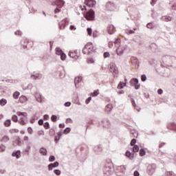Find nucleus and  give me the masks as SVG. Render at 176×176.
Masks as SVG:
<instances>
[{
    "mask_svg": "<svg viewBox=\"0 0 176 176\" xmlns=\"http://www.w3.org/2000/svg\"><path fill=\"white\" fill-rule=\"evenodd\" d=\"M96 50L97 48L93 46V43H88L82 49V53L83 54H91V53L96 52Z\"/></svg>",
    "mask_w": 176,
    "mask_h": 176,
    "instance_id": "nucleus-1",
    "label": "nucleus"
},
{
    "mask_svg": "<svg viewBox=\"0 0 176 176\" xmlns=\"http://www.w3.org/2000/svg\"><path fill=\"white\" fill-rule=\"evenodd\" d=\"M96 12L92 9H89L88 12H87L84 14L85 19L88 21H94V19H96Z\"/></svg>",
    "mask_w": 176,
    "mask_h": 176,
    "instance_id": "nucleus-2",
    "label": "nucleus"
},
{
    "mask_svg": "<svg viewBox=\"0 0 176 176\" xmlns=\"http://www.w3.org/2000/svg\"><path fill=\"white\" fill-rule=\"evenodd\" d=\"M131 86L135 87V90H138L141 87L140 80L137 78H132L129 82Z\"/></svg>",
    "mask_w": 176,
    "mask_h": 176,
    "instance_id": "nucleus-3",
    "label": "nucleus"
},
{
    "mask_svg": "<svg viewBox=\"0 0 176 176\" xmlns=\"http://www.w3.org/2000/svg\"><path fill=\"white\" fill-rule=\"evenodd\" d=\"M21 45L23 46V49H31L32 47V43L28 40H23L21 41Z\"/></svg>",
    "mask_w": 176,
    "mask_h": 176,
    "instance_id": "nucleus-4",
    "label": "nucleus"
},
{
    "mask_svg": "<svg viewBox=\"0 0 176 176\" xmlns=\"http://www.w3.org/2000/svg\"><path fill=\"white\" fill-rule=\"evenodd\" d=\"M173 60H175V56H165L162 58L164 64H170V63H173Z\"/></svg>",
    "mask_w": 176,
    "mask_h": 176,
    "instance_id": "nucleus-5",
    "label": "nucleus"
},
{
    "mask_svg": "<svg viewBox=\"0 0 176 176\" xmlns=\"http://www.w3.org/2000/svg\"><path fill=\"white\" fill-rule=\"evenodd\" d=\"M156 170V164H152L147 166V173L148 175H152Z\"/></svg>",
    "mask_w": 176,
    "mask_h": 176,
    "instance_id": "nucleus-6",
    "label": "nucleus"
},
{
    "mask_svg": "<svg viewBox=\"0 0 176 176\" xmlns=\"http://www.w3.org/2000/svg\"><path fill=\"white\" fill-rule=\"evenodd\" d=\"M106 8L108 10H110L111 12H113V10H116V6H115L114 3H112L111 1H109L107 3Z\"/></svg>",
    "mask_w": 176,
    "mask_h": 176,
    "instance_id": "nucleus-7",
    "label": "nucleus"
},
{
    "mask_svg": "<svg viewBox=\"0 0 176 176\" xmlns=\"http://www.w3.org/2000/svg\"><path fill=\"white\" fill-rule=\"evenodd\" d=\"M43 75L41 73H36L35 74L30 75V79L33 80H41L42 79Z\"/></svg>",
    "mask_w": 176,
    "mask_h": 176,
    "instance_id": "nucleus-8",
    "label": "nucleus"
},
{
    "mask_svg": "<svg viewBox=\"0 0 176 176\" xmlns=\"http://www.w3.org/2000/svg\"><path fill=\"white\" fill-rule=\"evenodd\" d=\"M96 3V0H85V4L88 6V8H94Z\"/></svg>",
    "mask_w": 176,
    "mask_h": 176,
    "instance_id": "nucleus-9",
    "label": "nucleus"
},
{
    "mask_svg": "<svg viewBox=\"0 0 176 176\" xmlns=\"http://www.w3.org/2000/svg\"><path fill=\"white\" fill-rule=\"evenodd\" d=\"M69 24V22L67 21V19H63L60 22L58 23V26L60 30H64L65 28L66 25H68Z\"/></svg>",
    "mask_w": 176,
    "mask_h": 176,
    "instance_id": "nucleus-10",
    "label": "nucleus"
},
{
    "mask_svg": "<svg viewBox=\"0 0 176 176\" xmlns=\"http://www.w3.org/2000/svg\"><path fill=\"white\" fill-rule=\"evenodd\" d=\"M110 72H112L115 75V74H118L119 71L118 70V67L116 66V64L115 63H111L110 64Z\"/></svg>",
    "mask_w": 176,
    "mask_h": 176,
    "instance_id": "nucleus-11",
    "label": "nucleus"
},
{
    "mask_svg": "<svg viewBox=\"0 0 176 176\" xmlns=\"http://www.w3.org/2000/svg\"><path fill=\"white\" fill-rule=\"evenodd\" d=\"M69 56L72 58H75L76 60H78L79 58V56H78V50H76L74 51H70L69 52Z\"/></svg>",
    "mask_w": 176,
    "mask_h": 176,
    "instance_id": "nucleus-12",
    "label": "nucleus"
},
{
    "mask_svg": "<svg viewBox=\"0 0 176 176\" xmlns=\"http://www.w3.org/2000/svg\"><path fill=\"white\" fill-rule=\"evenodd\" d=\"M58 166H60V163L57 161L54 163H51V164H48V170L52 171V170H53V168H56L58 167Z\"/></svg>",
    "mask_w": 176,
    "mask_h": 176,
    "instance_id": "nucleus-13",
    "label": "nucleus"
},
{
    "mask_svg": "<svg viewBox=\"0 0 176 176\" xmlns=\"http://www.w3.org/2000/svg\"><path fill=\"white\" fill-rule=\"evenodd\" d=\"M111 168L109 166H104L103 168V173L105 176H109L111 175L112 171L111 170Z\"/></svg>",
    "mask_w": 176,
    "mask_h": 176,
    "instance_id": "nucleus-14",
    "label": "nucleus"
},
{
    "mask_svg": "<svg viewBox=\"0 0 176 176\" xmlns=\"http://www.w3.org/2000/svg\"><path fill=\"white\" fill-rule=\"evenodd\" d=\"M101 124L105 129H108V127H109V126H111V123L109 122V120H108V119H107V118H104L102 120Z\"/></svg>",
    "mask_w": 176,
    "mask_h": 176,
    "instance_id": "nucleus-15",
    "label": "nucleus"
},
{
    "mask_svg": "<svg viewBox=\"0 0 176 176\" xmlns=\"http://www.w3.org/2000/svg\"><path fill=\"white\" fill-rule=\"evenodd\" d=\"M131 63L134 65L135 68L137 69L140 67V63L138 62V58L133 57L131 58Z\"/></svg>",
    "mask_w": 176,
    "mask_h": 176,
    "instance_id": "nucleus-16",
    "label": "nucleus"
},
{
    "mask_svg": "<svg viewBox=\"0 0 176 176\" xmlns=\"http://www.w3.org/2000/svg\"><path fill=\"white\" fill-rule=\"evenodd\" d=\"M13 146H21V138L17 137L15 140L12 142Z\"/></svg>",
    "mask_w": 176,
    "mask_h": 176,
    "instance_id": "nucleus-17",
    "label": "nucleus"
},
{
    "mask_svg": "<svg viewBox=\"0 0 176 176\" xmlns=\"http://www.w3.org/2000/svg\"><path fill=\"white\" fill-rule=\"evenodd\" d=\"M12 156L16 157V159H20L21 157V151L20 150L12 152Z\"/></svg>",
    "mask_w": 176,
    "mask_h": 176,
    "instance_id": "nucleus-18",
    "label": "nucleus"
},
{
    "mask_svg": "<svg viewBox=\"0 0 176 176\" xmlns=\"http://www.w3.org/2000/svg\"><path fill=\"white\" fill-rule=\"evenodd\" d=\"M82 82V76L76 77L74 79V84L76 89L79 87V85H78V83H80Z\"/></svg>",
    "mask_w": 176,
    "mask_h": 176,
    "instance_id": "nucleus-19",
    "label": "nucleus"
},
{
    "mask_svg": "<svg viewBox=\"0 0 176 176\" xmlns=\"http://www.w3.org/2000/svg\"><path fill=\"white\" fill-rule=\"evenodd\" d=\"M112 108H113V107L112 106V104H109L106 106L105 108V113H107L108 115H109V113H111V111H112Z\"/></svg>",
    "mask_w": 176,
    "mask_h": 176,
    "instance_id": "nucleus-20",
    "label": "nucleus"
},
{
    "mask_svg": "<svg viewBox=\"0 0 176 176\" xmlns=\"http://www.w3.org/2000/svg\"><path fill=\"white\" fill-rule=\"evenodd\" d=\"M114 31H115V26H113V25H110L107 28V32H108V34H109V35H112Z\"/></svg>",
    "mask_w": 176,
    "mask_h": 176,
    "instance_id": "nucleus-21",
    "label": "nucleus"
},
{
    "mask_svg": "<svg viewBox=\"0 0 176 176\" xmlns=\"http://www.w3.org/2000/svg\"><path fill=\"white\" fill-rule=\"evenodd\" d=\"M61 137H63V133H61V132H58L57 133V136H55L54 138V142H56V144H58V141L61 140Z\"/></svg>",
    "mask_w": 176,
    "mask_h": 176,
    "instance_id": "nucleus-22",
    "label": "nucleus"
},
{
    "mask_svg": "<svg viewBox=\"0 0 176 176\" xmlns=\"http://www.w3.org/2000/svg\"><path fill=\"white\" fill-rule=\"evenodd\" d=\"M64 3H65V2L63 0H56L55 1V5H56V6H59L60 8L62 6H64Z\"/></svg>",
    "mask_w": 176,
    "mask_h": 176,
    "instance_id": "nucleus-23",
    "label": "nucleus"
},
{
    "mask_svg": "<svg viewBox=\"0 0 176 176\" xmlns=\"http://www.w3.org/2000/svg\"><path fill=\"white\" fill-rule=\"evenodd\" d=\"M39 153H41V155H43V156H46V155H47V150H46L45 147H41L39 149Z\"/></svg>",
    "mask_w": 176,
    "mask_h": 176,
    "instance_id": "nucleus-24",
    "label": "nucleus"
},
{
    "mask_svg": "<svg viewBox=\"0 0 176 176\" xmlns=\"http://www.w3.org/2000/svg\"><path fill=\"white\" fill-rule=\"evenodd\" d=\"M126 157H129L131 160H133L134 159V153L127 151L125 153Z\"/></svg>",
    "mask_w": 176,
    "mask_h": 176,
    "instance_id": "nucleus-25",
    "label": "nucleus"
},
{
    "mask_svg": "<svg viewBox=\"0 0 176 176\" xmlns=\"http://www.w3.org/2000/svg\"><path fill=\"white\" fill-rule=\"evenodd\" d=\"M94 151H95V152L98 154L102 151V147H101V145L96 146L94 148Z\"/></svg>",
    "mask_w": 176,
    "mask_h": 176,
    "instance_id": "nucleus-26",
    "label": "nucleus"
},
{
    "mask_svg": "<svg viewBox=\"0 0 176 176\" xmlns=\"http://www.w3.org/2000/svg\"><path fill=\"white\" fill-rule=\"evenodd\" d=\"M9 91V88L7 87H2L1 90L0 91V95L1 94H6V93H8Z\"/></svg>",
    "mask_w": 176,
    "mask_h": 176,
    "instance_id": "nucleus-27",
    "label": "nucleus"
},
{
    "mask_svg": "<svg viewBox=\"0 0 176 176\" xmlns=\"http://www.w3.org/2000/svg\"><path fill=\"white\" fill-rule=\"evenodd\" d=\"M173 19L171 18V16H164L161 18V20H162V21H171Z\"/></svg>",
    "mask_w": 176,
    "mask_h": 176,
    "instance_id": "nucleus-28",
    "label": "nucleus"
},
{
    "mask_svg": "<svg viewBox=\"0 0 176 176\" xmlns=\"http://www.w3.org/2000/svg\"><path fill=\"white\" fill-rule=\"evenodd\" d=\"M35 97L38 102H42L43 98H42V95H41V94H36Z\"/></svg>",
    "mask_w": 176,
    "mask_h": 176,
    "instance_id": "nucleus-29",
    "label": "nucleus"
},
{
    "mask_svg": "<svg viewBox=\"0 0 176 176\" xmlns=\"http://www.w3.org/2000/svg\"><path fill=\"white\" fill-rule=\"evenodd\" d=\"M124 87H126V82H120L117 89H119L120 90H122V89H123Z\"/></svg>",
    "mask_w": 176,
    "mask_h": 176,
    "instance_id": "nucleus-30",
    "label": "nucleus"
},
{
    "mask_svg": "<svg viewBox=\"0 0 176 176\" xmlns=\"http://www.w3.org/2000/svg\"><path fill=\"white\" fill-rule=\"evenodd\" d=\"M6 104H8V100H6V99L1 98L0 100V105H1V107H5V105H6Z\"/></svg>",
    "mask_w": 176,
    "mask_h": 176,
    "instance_id": "nucleus-31",
    "label": "nucleus"
},
{
    "mask_svg": "<svg viewBox=\"0 0 176 176\" xmlns=\"http://www.w3.org/2000/svg\"><path fill=\"white\" fill-rule=\"evenodd\" d=\"M16 115L18 116H24L25 118H26V116H28V113H27V112H21V111L16 112Z\"/></svg>",
    "mask_w": 176,
    "mask_h": 176,
    "instance_id": "nucleus-32",
    "label": "nucleus"
},
{
    "mask_svg": "<svg viewBox=\"0 0 176 176\" xmlns=\"http://www.w3.org/2000/svg\"><path fill=\"white\" fill-rule=\"evenodd\" d=\"M10 124H12V120H6L4 122V126L6 127H10Z\"/></svg>",
    "mask_w": 176,
    "mask_h": 176,
    "instance_id": "nucleus-33",
    "label": "nucleus"
},
{
    "mask_svg": "<svg viewBox=\"0 0 176 176\" xmlns=\"http://www.w3.org/2000/svg\"><path fill=\"white\" fill-rule=\"evenodd\" d=\"M63 53H64V52H63V50H60V47L56 48V54H57L58 56H60L63 54Z\"/></svg>",
    "mask_w": 176,
    "mask_h": 176,
    "instance_id": "nucleus-34",
    "label": "nucleus"
},
{
    "mask_svg": "<svg viewBox=\"0 0 176 176\" xmlns=\"http://www.w3.org/2000/svg\"><path fill=\"white\" fill-rule=\"evenodd\" d=\"M10 140V138H9V136L6 135L4 137H3V138L1 139V142H8V141Z\"/></svg>",
    "mask_w": 176,
    "mask_h": 176,
    "instance_id": "nucleus-35",
    "label": "nucleus"
},
{
    "mask_svg": "<svg viewBox=\"0 0 176 176\" xmlns=\"http://www.w3.org/2000/svg\"><path fill=\"white\" fill-rule=\"evenodd\" d=\"M164 176H176V175L173 171H167L164 173Z\"/></svg>",
    "mask_w": 176,
    "mask_h": 176,
    "instance_id": "nucleus-36",
    "label": "nucleus"
},
{
    "mask_svg": "<svg viewBox=\"0 0 176 176\" xmlns=\"http://www.w3.org/2000/svg\"><path fill=\"white\" fill-rule=\"evenodd\" d=\"M11 119L14 123H17V122H19V117H17V116L16 115H13Z\"/></svg>",
    "mask_w": 176,
    "mask_h": 176,
    "instance_id": "nucleus-37",
    "label": "nucleus"
},
{
    "mask_svg": "<svg viewBox=\"0 0 176 176\" xmlns=\"http://www.w3.org/2000/svg\"><path fill=\"white\" fill-rule=\"evenodd\" d=\"M19 101L20 102L23 103V102H25V101H27V97H25V96H21L19 98Z\"/></svg>",
    "mask_w": 176,
    "mask_h": 176,
    "instance_id": "nucleus-38",
    "label": "nucleus"
},
{
    "mask_svg": "<svg viewBox=\"0 0 176 176\" xmlns=\"http://www.w3.org/2000/svg\"><path fill=\"white\" fill-rule=\"evenodd\" d=\"M100 94V91L98 89L94 91L93 93H91L92 97H97L98 95Z\"/></svg>",
    "mask_w": 176,
    "mask_h": 176,
    "instance_id": "nucleus-39",
    "label": "nucleus"
},
{
    "mask_svg": "<svg viewBox=\"0 0 176 176\" xmlns=\"http://www.w3.org/2000/svg\"><path fill=\"white\" fill-rule=\"evenodd\" d=\"M63 134H69L71 133V128L67 127L63 130Z\"/></svg>",
    "mask_w": 176,
    "mask_h": 176,
    "instance_id": "nucleus-40",
    "label": "nucleus"
},
{
    "mask_svg": "<svg viewBox=\"0 0 176 176\" xmlns=\"http://www.w3.org/2000/svg\"><path fill=\"white\" fill-rule=\"evenodd\" d=\"M55 134H56V131H54V129H50V137H54Z\"/></svg>",
    "mask_w": 176,
    "mask_h": 176,
    "instance_id": "nucleus-41",
    "label": "nucleus"
},
{
    "mask_svg": "<svg viewBox=\"0 0 176 176\" xmlns=\"http://www.w3.org/2000/svg\"><path fill=\"white\" fill-rule=\"evenodd\" d=\"M146 155V151H144V148H141L140 150V156H145Z\"/></svg>",
    "mask_w": 176,
    "mask_h": 176,
    "instance_id": "nucleus-42",
    "label": "nucleus"
},
{
    "mask_svg": "<svg viewBox=\"0 0 176 176\" xmlns=\"http://www.w3.org/2000/svg\"><path fill=\"white\" fill-rule=\"evenodd\" d=\"M20 96V92L19 91H15L14 94H13V97L15 100H17V98H19Z\"/></svg>",
    "mask_w": 176,
    "mask_h": 176,
    "instance_id": "nucleus-43",
    "label": "nucleus"
},
{
    "mask_svg": "<svg viewBox=\"0 0 176 176\" xmlns=\"http://www.w3.org/2000/svg\"><path fill=\"white\" fill-rule=\"evenodd\" d=\"M43 127H44V129H45V130H47V129H50V124H49L48 122H46L44 123Z\"/></svg>",
    "mask_w": 176,
    "mask_h": 176,
    "instance_id": "nucleus-44",
    "label": "nucleus"
},
{
    "mask_svg": "<svg viewBox=\"0 0 176 176\" xmlns=\"http://www.w3.org/2000/svg\"><path fill=\"white\" fill-rule=\"evenodd\" d=\"M139 151H140V147H138V146H137V145H134L133 147V152L137 153Z\"/></svg>",
    "mask_w": 176,
    "mask_h": 176,
    "instance_id": "nucleus-45",
    "label": "nucleus"
},
{
    "mask_svg": "<svg viewBox=\"0 0 176 176\" xmlns=\"http://www.w3.org/2000/svg\"><path fill=\"white\" fill-rule=\"evenodd\" d=\"M103 56H104V58H109V57H111V54H109V52H105Z\"/></svg>",
    "mask_w": 176,
    "mask_h": 176,
    "instance_id": "nucleus-46",
    "label": "nucleus"
},
{
    "mask_svg": "<svg viewBox=\"0 0 176 176\" xmlns=\"http://www.w3.org/2000/svg\"><path fill=\"white\" fill-rule=\"evenodd\" d=\"M124 53V51H123V50H120V49H118L117 50V54H118V56H122L123 54Z\"/></svg>",
    "mask_w": 176,
    "mask_h": 176,
    "instance_id": "nucleus-47",
    "label": "nucleus"
},
{
    "mask_svg": "<svg viewBox=\"0 0 176 176\" xmlns=\"http://www.w3.org/2000/svg\"><path fill=\"white\" fill-rule=\"evenodd\" d=\"M87 34L89 35V36H91V34H93V30H91V28H88L87 29Z\"/></svg>",
    "mask_w": 176,
    "mask_h": 176,
    "instance_id": "nucleus-48",
    "label": "nucleus"
},
{
    "mask_svg": "<svg viewBox=\"0 0 176 176\" xmlns=\"http://www.w3.org/2000/svg\"><path fill=\"white\" fill-rule=\"evenodd\" d=\"M19 123L20 124H21L22 126L25 125V121H24V118H21L20 121L19 122Z\"/></svg>",
    "mask_w": 176,
    "mask_h": 176,
    "instance_id": "nucleus-49",
    "label": "nucleus"
},
{
    "mask_svg": "<svg viewBox=\"0 0 176 176\" xmlns=\"http://www.w3.org/2000/svg\"><path fill=\"white\" fill-rule=\"evenodd\" d=\"M60 59L64 61V60H65L67 58V55L65 54V53L63 52L62 54L60 55Z\"/></svg>",
    "mask_w": 176,
    "mask_h": 176,
    "instance_id": "nucleus-50",
    "label": "nucleus"
},
{
    "mask_svg": "<svg viewBox=\"0 0 176 176\" xmlns=\"http://www.w3.org/2000/svg\"><path fill=\"white\" fill-rule=\"evenodd\" d=\"M54 173L56 174V175H61V170L58 169L54 170Z\"/></svg>",
    "mask_w": 176,
    "mask_h": 176,
    "instance_id": "nucleus-51",
    "label": "nucleus"
},
{
    "mask_svg": "<svg viewBox=\"0 0 176 176\" xmlns=\"http://www.w3.org/2000/svg\"><path fill=\"white\" fill-rule=\"evenodd\" d=\"M54 160H56V157H54V155H50L49 157V162L52 163L54 162Z\"/></svg>",
    "mask_w": 176,
    "mask_h": 176,
    "instance_id": "nucleus-52",
    "label": "nucleus"
},
{
    "mask_svg": "<svg viewBox=\"0 0 176 176\" xmlns=\"http://www.w3.org/2000/svg\"><path fill=\"white\" fill-rule=\"evenodd\" d=\"M52 122H57V116L52 115L51 117Z\"/></svg>",
    "mask_w": 176,
    "mask_h": 176,
    "instance_id": "nucleus-53",
    "label": "nucleus"
},
{
    "mask_svg": "<svg viewBox=\"0 0 176 176\" xmlns=\"http://www.w3.org/2000/svg\"><path fill=\"white\" fill-rule=\"evenodd\" d=\"M5 149H6V146L3 144L0 145V152H5Z\"/></svg>",
    "mask_w": 176,
    "mask_h": 176,
    "instance_id": "nucleus-54",
    "label": "nucleus"
},
{
    "mask_svg": "<svg viewBox=\"0 0 176 176\" xmlns=\"http://www.w3.org/2000/svg\"><path fill=\"white\" fill-rule=\"evenodd\" d=\"M135 142H137V140L133 139L130 143L131 146H134V145H135Z\"/></svg>",
    "mask_w": 176,
    "mask_h": 176,
    "instance_id": "nucleus-55",
    "label": "nucleus"
},
{
    "mask_svg": "<svg viewBox=\"0 0 176 176\" xmlns=\"http://www.w3.org/2000/svg\"><path fill=\"white\" fill-rule=\"evenodd\" d=\"M142 82H146V75L142 74L141 76Z\"/></svg>",
    "mask_w": 176,
    "mask_h": 176,
    "instance_id": "nucleus-56",
    "label": "nucleus"
},
{
    "mask_svg": "<svg viewBox=\"0 0 176 176\" xmlns=\"http://www.w3.org/2000/svg\"><path fill=\"white\" fill-rule=\"evenodd\" d=\"M15 35H19V36H21L23 35V33L20 30H16L14 32Z\"/></svg>",
    "mask_w": 176,
    "mask_h": 176,
    "instance_id": "nucleus-57",
    "label": "nucleus"
},
{
    "mask_svg": "<svg viewBox=\"0 0 176 176\" xmlns=\"http://www.w3.org/2000/svg\"><path fill=\"white\" fill-rule=\"evenodd\" d=\"M87 63H88V64H94V59L91 58L87 60Z\"/></svg>",
    "mask_w": 176,
    "mask_h": 176,
    "instance_id": "nucleus-58",
    "label": "nucleus"
},
{
    "mask_svg": "<svg viewBox=\"0 0 176 176\" xmlns=\"http://www.w3.org/2000/svg\"><path fill=\"white\" fill-rule=\"evenodd\" d=\"M37 134H38V135H39V136H41V135H45V131H42V130L38 131L37 132Z\"/></svg>",
    "mask_w": 176,
    "mask_h": 176,
    "instance_id": "nucleus-59",
    "label": "nucleus"
},
{
    "mask_svg": "<svg viewBox=\"0 0 176 176\" xmlns=\"http://www.w3.org/2000/svg\"><path fill=\"white\" fill-rule=\"evenodd\" d=\"M146 27L149 29L153 28V24H152V23H147Z\"/></svg>",
    "mask_w": 176,
    "mask_h": 176,
    "instance_id": "nucleus-60",
    "label": "nucleus"
},
{
    "mask_svg": "<svg viewBox=\"0 0 176 176\" xmlns=\"http://www.w3.org/2000/svg\"><path fill=\"white\" fill-rule=\"evenodd\" d=\"M120 168L121 169V171L123 173L124 171H126V166L124 165H122L120 166Z\"/></svg>",
    "mask_w": 176,
    "mask_h": 176,
    "instance_id": "nucleus-61",
    "label": "nucleus"
},
{
    "mask_svg": "<svg viewBox=\"0 0 176 176\" xmlns=\"http://www.w3.org/2000/svg\"><path fill=\"white\" fill-rule=\"evenodd\" d=\"M32 128H31V126H29L28 128V133H29V134H32Z\"/></svg>",
    "mask_w": 176,
    "mask_h": 176,
    "instance_id": "nucleus-62",
    "label": "nucleus"
},
{
    "mask_svg": "<svg viewBox=\"0 0 176 176\" xmlns=\"http://www.w3.org/2000/svg\"><path fill=\"white\" fill-rule=\"evenodd\" d=\"M64 105L65 107H71V102H65Z\"/></svg>",
    "mask_w": 176,
    "mask_h": 176,
    "instance_id": "nucleus-63",
    "label": "nucleus"
},
{
    "mask_svg": "<svg viewBox=\"0 0 176 176\" xmlns=\"http://www.w3.org/2000/svg\"><path fill=\"white\" fill-rule=\"evenodd\" d=\"M134 176H140V173L138 170H135L133 173Z\"/></svg>",
    "mask_w": 176,
    "mask_h": 176,
    "instance_id": "nucleus-64",
    "label": "nucleus"
}]
</instances>
